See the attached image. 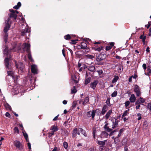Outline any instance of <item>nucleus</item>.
Segmentation results:
<instances>
[{"label": "nucleus", "mask_w": 151, "mask_h": 151, "mask_svg": "<svg viewBox=\"0 0 151 151\" xmlns=\"http://www.w3.org/2000/svg\"><path fill=\"white\" fill-rule=\"evenodd\" d=\"M11 13L8 14L9 17L5 20V25L4 29V31L5 33H7L11 26L12 22L11 19L16 20L17 17V14L18 13V12L17 10H14L13 9H10L9 10Z\"/></svg>", "instance_id": "nucleus-1"}, {"label": "nucleus", "mask_w": 151, "mask_h": 151, "mask_svg": "<svg viewBox=\"0 0 151 151\" xmlns=\"http://www.w3.org/2000/svg\"><path fill=\"white\" fill-rule=\"evenodd\" d=\"M23 49H26V51L28 53V57L29 59L30 60L32 61H33V60L32 59L31 55L30 54V45L29 44H27L24 43L23 45Z\"/></svg>", "instance_id": "nucleus-2"}, {"label": "nucleus", "mask_w": 151, "mask_h": 151, "mask_svg": "<svg viewBox=\"0 0 151 151\" xmlns=\"http://www.w3.org/2000/svg\"><path fill=\"white\" fill-rule=\"evenodd\" d=\"M111 122L112 123V128L113 129H114L118 126V123L119 122L118 120L114 118H112L111 119Z\"/></svg>", "instance_id": "nucleus-3"}, {"label": "nucleus", "mask_w": 151, "mask_h": 151, "mask_svg": "<svg viewBox=\"0 0 151 151\" xmlns=\"http://www.w3.org/2000/svg\"><path fill=\"white\" fill-rule=\"evenodd\" d=\"M14 145L19 150L23 149V146L22 144L19 141L16 140L14 141Z\"/></svg>", "instance_id": "nucleus-4"}, {"label": "nucleus", "mask_w": 151, "mask_h": 151, "mask_svg": "<svg viewBox=\"0 0 151 151\" xmlns=\"http://www.w3.org/2000/svg\"><path fill=\"white\" fill-rule=\"evenodd\" d=\"M21 45L20 43L16 44L13 47V48L11 50V51L13 52H18L21 49Z\"/></svg>", "instance_id": "nucleus-5"}, {"label": "nucleus", "mask_w": 151, "mask_h": 151, "mask_svg": "<svg viewBox=\"0 0 151 151\" xmlns=\"http://www.w3.org/2000/svg\"><path fill=\"white\" fill-rule=\"evenodd\" d=\"M134 91L137 96H140L141 93L139 87L137 85H134Z\"/></svg>", "instance_id": "nucleus-6"}, {"label": "nucleus", "mask_w": 151, "mask_h": 151, "mask_svg": "<svg viewBox=\"0 0 151 151\" xmlns=\"http://www.w3.org/2000/svg\"><path fill=\"white\" fill-rule=\"evenodd\" d=\"M95 114L96 111L93 110L92 111H90L87 112L86 113V116L88 117H91L93 119L95 115Z\"/></svg>", "instance_id": "nucleus-7"}, {"label": "nucleus", "mask_w": 151, "mask_h": 151, "mask_svg": "<svg viewBox=\"0 0 151 151\" xmlns=\"http://www.w3.org/2000/svg\"><path fill=\"white\" fill-rule=\"evenodd\" d=\"M30 31L28 27H25V29H22L21 31L22 35V36H25V35L27 36V34L29 35L30 34L29 32Z\"/></svg>", "instance_id": "nucleus-8"}, {"label": "nucleus", "mask_w": 151, "mask_h": 151, "mask_svg": "<svg viewBox=\"0 0 151 151\" xmlns=\"http://www.w3.org/2000/svg\"><path fill=\"white\" fill-rule=\"evenodd\" d=\"M16 67L18 69H19L21 71H22L24 69V66L22 63L21 62H19L17 63L16 62H15Z\"/></svg>", "instance_id": "nucleus-9"}, {"label": "nucleus", "mask_w": 151, "mask_h": 151, "mask_svg": "<svg viewBox=\"0 0 151 151\" xmlns=\"http://www.w3.org/2000/svg\"><path fill=\"white\" fill-rule=\"evenodd\" d=\"M31 70L32 72L34 74H37V67L35 65H31Z\"/></svg>", "instance_id": "nucleus-10"}, {"label": "nucleus", "mask_w": 151, "mask_h": 151, "mask_svg": "<svg viewBox=\"0 0 151 151\" xmlns=\"http://www.w3.org/2000/svg\"><path fill=\"white\" fill-rule=\"evenodd\" d=\"M105 54H100L97 57L96 59L97 61L99 62L103 60L105 58Z\"/></svg>", "instance_id": "nucleus-11"}, {"label": "nucleus", "mask_w": 151, "mask_h": 151, "mask_svg": "<svg viewBox=\"0 0 151 151\" xmlns=\"http://www.w3.org/2000/svg\"><path fill=\"white\" fill-rule=\"evenodd\" d=\"M104 123L105 124L104 127V129L106 130L107 132H110L111 131H112V129L109 128V127L108 126L109 125L108 123H107L106 122H105Z\"/></svg>", "instance_id": "nucleus-12"}, {"label": "nucleus", "mask_w": 151, "mask_h": 151, "mask_svg": "<svg viewBox=\"0 0 151 151\" xmlns=\"http://www.w3.org/2000/svg\"><path fill=\"white\" fill-rule=\"evenodd\" d=\"M108 109V107L106 105H104L102 111L101 112V114L102 115H104L107 111Z\"/></svg>", "instance_id": "nucleus-13"}, {"label": "nucleus", "mask_w": 151, "mask_h": 151, "mask_svg": "<svg viewBox=\"0 0 151 151\" xmlns=\"http://www.w3.org/2000/svg\"><path fill=\"white\" fill-rule=\"evenodd\" d=\"M58 129H59L58 127L55 125L52 126L50 129V130H52V132H54V133L58 131Z\"/></svg>", "instance_id": "nucleus-14"}, {"label": "nucleus", "mask_w": 151, "mask_h": 151, "mask_svg": "<svg viewBox=\"0 0 151 151\" xmlns=\"http://www.w3.org/2000/svg\"><path fill=\"white\" fill-rule=\"evenodd\" d=\"M98 81L96 80L95 81L93 82H91L90 84L91 87L93 89H94L98 84Z\"/></svg>", "instance_id": "nucleus-15"}, {"label": "nucleus", "mask_w": 151, "mask_h": 151, "mask_svg": "<svg viewBox=\"0 0 151 151\" xmlns=\"http://www.w3.org/2000/svg\"><path fill=\"white\" fill-rule=\"evenodd\" d=\"M112 113V110H110L106 113V114L104 116L105 118L106 119H108L109 117L110 116Z\"/></svg>", "instance_id": "nucleus-16"}, {"label": "nucleus", "mask_w": 151, "mask_h": 151, "mask_svg": "<svg viewBox=\"0 0 151 151\" xmlns=\"http://www.w3.org/2000/svg\"><path fill=\"white\" fill-rule=\"evenodd\" d=\"M4 63L6 67L7 68L10 69L9 66V59L8 58H6L4 60Z\"/></svg>", "instance_id": "nucleus-17"}, {"label": "nucleus", "mask_w": 151, "mask_h": 151, "mask_svg": "<svg viewBox=\"0 0 151 151\" xmlns=\"http://www.w3.org/2000/svg\"><path fill=\"white\" fill-rule=\"evenodd\" d=\"M108 136V133L105 131L102 132L101 134V138L107 137Z\"/></svg>", "instance_id": "nucleus-18"}, {"label": "nucleus", "mask_w": 151, "mask_h": 151, "mask_svg": "<svg viewBox=\"0 0 151 151\" xmlns=\"http://www.w3.org/2000/svg\"><path fill=\"white\" fill-rule=\"evenodd\" d=\"M136 100V97L134 94H132L129 98V100L131 103L134 102Z\"/></svg>", "instance_id": "nucleus-19"}, {"label": "nucleus", "mask_w": 151, "mask_h": 151, "mask_svg": "<svg viewBox=\"0 0 151 151\" xmlns=\"http://www.w3.org/2000/svg\"><path fill=\"white\" fill-rule=\"evenodd\" d=\"M22 130H23L22 132V133L23 134V135L26 141L27 142H28L29 141V139H28V136L27 134V133L24 130H23V128L22 129Z\"/></svg>", "instance_id": "nucleus-20"}, {"label": "nucleus", "mask_w": 151, "mask_h": 151, "mask_svg": "<svg viewBox=\"0 0 151 151\" xmlns=\"http://www.w3.org/2000/svg\"><path fill=\"white\" fill-rule=\"evenodd\" d=\"M106 142V140H105L103 141H97V142L99 145H101L102 146H104Z\"/></svg>", "instance_id": "nucleus-21"}, {"label": "nucleus", "mask_w": 151, "mask_h": 151, "mask_svg": "<svg viewBox=\"0 0 151 151\" xmlns=\"http://www.w3.org/2000/svg\"><path fill=\"white\" fill-rule=\"evenodd\" d=\"M145 100L140 97L139 98V101H137L135 103V104H139L140 103H143L145 102Z\"/></svg>", "instance_id": "nucleus-22"}, {"label": "nucleus", "mask_w": 151, "mask_h": 151, "mask_svg": "<svg viewBox=\"0 0 151 151\" xmlns=\"http://www.w3.org/2000/svg\"><path fill=\"white\" fill-rule=\"evenodd\" d=\"M8 76H10L13 79H14V72L12 71H7Z\"/></svg>", "instance_id": "nucleus-23"}, {"label": "nucleus", "mask_w": 151, "mask_h": 151, "mask_svg": "<svg viewBox=\"0 0 151 151\" xmlns=\"http://www.w3.org/2000/svg\"><path fill=\"white\" fill-rule=\"evenodd\" d=\"M3 52L4 55L8 56L9 55H10L9 52L8 50V48L7 47H6L4 50Z\"/></svg>", "instance_id": "nucleus-24"}, {"label": "nucleus", "mask_w": 151, "mask_h": 151, "mask_svg": "<svg viewBox=\"0 0 151 151\" xmlns=\"http://www.w3.org/2000/svg\"><path fill=\"white\" fill-rule=\"evenodd\" d=\"M77 131L78 129L77 128H76L73 130L72 133L73 137H74L76 136Z\"/></svg>", "instance_id": "nucleus-25"}, {"label": "nucleus", "mask_w": 151, "mask_h": 151, "mask_svg": "<svg viewBox=\"0 0 151 151\" xmlns=\"http://www.w3.org/2000/svg\"><path fill=\"white\" fill-rule=\"evenodd\" d=\"M88 69L91 71L93 72L95 70V67L93 65L90 66L88 67Z\"/></svg>", "instance_id": "nucleus-26"}, {"label": "nucleus", "mask_w": 151, "mask_h": 151, "mask_svg": "<svg viewBox=\"0 0 151 151\" xmlns=\"http://www.w3.org/2000/svg\"><path fill=\"white\" fill-rule=\"evenodd\" d=\"M79 131H80L81 133L83 134L85 137L87 136V134L84 130H83L82 128H79L78 129Z\"/></svg>", "instance_id": "nucleus-27"}, {"label": "nucleus", "mask_w": 151, "mask_h": 151, "mask_svg": "<svg viewBox=\"0 0 151 151\" xmlns=\"http://www.w3.org/2000/svg\"><path fill=\"white\" fill-rule=\"evenodd\" d=\"M79 131H80L81 133L83 134L85 137L87 136V134L84 130H83L82 128H79L78 129Z\"/></svg>", "instance_id": "nucleus-28"}, {"label": "nucleus", "mask_w": 151, "mask_h": 151, "mask_svg": "<svg viewBox=\"0 0 151 151\" xmlns=\"http://www.w3.org/2000/svg\"><path fill=\"white\" fill-rule=\"evenodd\" d=\"M21 3L20 2H19L17 4V5H16L13 7V8L16 9H17L21 6Z\"/></svg>", "instance_id": "nucleus-29"}, {"label": "nucleus", "mask_w": 151, "mask_h": 151, "mask_svg": "<svg viewBox=\"0 0 151 151\" xmlns=\"http://www.w3.org/2000/svg\"><path fill=\"white\" fill-rule=\"evenodd\" d=\"M129 109H128L127 110L125 111L123 113V115L122 116V118L123 117H124L126 116L128 114H129Z\"/></svg>", "instance_id": "nucleus-30"}, {"label": "nucleus", "mask_w": 151, "mask_h": 151, "mask_svg": "<svg viewBox=\"0 0 151 151\" xmlns=\"http://www.w3.org/2000/svg\"><path fill=\"white\" fill-rule=\"evenodd\" d=\"M119 79V77L117 76H115L114 78L113 79L112 83H114L116 82Z\"/></svg>", "instance_id": "nucleus-31"}, {"label": "nucleus", "mask_w": 151, "mask_h": 151, "mask_svg": "<svg viewBox=\"0 0 151 151\" xmlns=\"http://www.w3.org/2000/svg\"><path fill=\"white\" fill-rule=\"evenodd\" d=\"M72 79L76 83H77L78 82V80L77 79L76 76L75 75H73L71 76Z\"/></svg>", "instance_id": "nucleus-32"}, {"label": "nucleus", "mask_w": 151, "mask_h": 151, "mask_svg": "<svg viewBox=\"0 0 151 151\" xmlns=\"http://www.w3.org/2000/svg\"><path fill=\"white\" fill-rule=\"evenodd\" d=\"M89 101V98L88 96L86 97L84 100L83 104H85L87 103Z\"/></svg>", "instance_id": "nucleus-33"}, {"label": "nucleus", "mask_w": 151, "mask_h": 151, "mask_svg": "<svg viewBox=\"0 0 151 151\" xmlns=\"http://www.w3.org/2000/svg\"><path fill=\"white\" fill-rule=\"evenodd\" d=\"M81 45L83 49H86L87 47V45L86 43L84 42H81Z\"/></svg>", "instance_id": "nucleus-34"}, {"label": "nucleus", "mask_w": 151, "mask_h": 151, "mask_svg": "<svg viewBox=\"0 0 151 151\" xmlns=\"http://www.w3.org/2000/svg\"><path fill=\"white\" fill-rule=\"evenodd\" d=\"M91 80V78H88L86 79L85 81V84L86 85L88 83L90 82Z\"/></svg>", "instance_id": "nucleus-35"}, {"label": "nucleus", "mask_w": 151, "mask_h": 151, "mask_svg": "<svg viewBox=\"0 0 151 151\" xmlns=\"http://www.w3.org/2000/svg\"><path fill=\"white\" fill-rule=\"evenodd\" d=\"M77 92V90H76L75 87L74 86L73 87V89H71V93H76Z\"/></svg>", "instance_id": "nucleus-36"}, {"label": "nucleus", "mask_w": 151, "mask_h": 151, "mask_svg": "<svg viewBox=\"0 0 151 151\" xmlns=\"http://www.w3.org/2000/svg\"><path fill=\"white\" fill-rule=\"evenodd\" d=\"M8 36V35L7 33H5V34L4 36V40L6 43L7 42Z\"/></svg>", "instance_id": "nucleus-37"}, {"label": "nucleus", "mask_w": 151, "mask_h": 151, "mask_svg": "<svg viewBox=\"0 0 151 151\" xmlns=\"http://www.w3.org/2000/svg\"><path fill=\"white\" fill-rule=\"evenodd\" d=\"M5 106L7 109H9L11 111L12 110V108L11 106L8 104H5Z\"/></svg>", "instance_id": "nucleus-38"}, {"label": "nucleus", "mask_w": 151, "mask_h": 151, "mask_svg": "<svg viewBox=\"0 0 151 151\" xmlns=\"http://www.w3.org/2000/svg\"><path fill=\"white\" fill-rule=\"evenodd\" d=\"M86 57L87 58L91 59H93V58H94V56H93L92 55H86Z\"/></svg>", "instance_id": "nucleus-39"}, {"label": "nucleus", "mask_w": 151, "mask_h": 151, "mask_svg": "<svg viewBox=\"0 0 151 151\" xmlns=\"http://www.w3.org/2000/svg\"><path fill=\"white\" fill-rule=\"evenodd\" d=\"M119 137L117 136L114 139V142H115V143H119V140L118 139Z\"/></svg>", "instance_id": "nucleus-40"}, {"label": "nucleus", "mask_w": 151, "mask_h": 151, "mask_svg": "<svg viewBox=\"0 0 151 151\" xmlns=\"http://www.w3.org/2000/svg\"><path fill=\"white\" fill-rule=\"evenodd\" d=\"M147 122H145L144 123L143 126V128L144 129H147Z\"/></svg>", "instance_id": "nucleus-41"}, {"label": "nucleus", "mask_w": 151, "mask_h": 151, "mask_svg": "<svg viewBox=\"0 0 151 151\" xmlns=\"http://www.w3.org/2000/svg\"><path fill=\"white\" fill-rule=\"evenodd\" d=\"M102 49V47H98L95 48H94V50L95 51H98L99 52Z\"/></svg>", "instance_id": "nucleus-42"}, {"label": "nucleus", "mask_w": 151, "mask_h": 151, "mask_svg": "<svg viewBox=\"0 0 151 151\" xmlns=\"http://www.w3.org/2000/svg\"><path fill=\"white\" fill-rule=\"evenodd\" d=\"M124 129H121L119 131V134L117 136L118 137H119L121 136L122 133L123 132Z\"/></svg>", "instance_id": "nucleus-43"}, {"label": "nucleus", "mask_w": 151, "mask_h": 151, "mask_svg": "<svg viewBox=\"0 0 151 151\" xmlns=\"http://www.w3.org/2000/svg\"><path fill=\"white\" fill-rule=\"evenodd\" d=\"M117 92L116 91H114L111 94L112 97H115L117 95Z\"/></svg>", "instance_id": "nucleus-44"}, {"label": "nucleus", "mask_w": 151, "mask_h": 151, "mask_svg": "<svg viewBox=\"0 0 151 151\" xmlns=\"http://www.w3.org/2000/svg\"><path fill=\"white\" fill-rule=\"evenodd\" d=\"M65 38L66 40H70V39H71V37L70 36V35L68 34V35H66V36H65Z\"/></svg>", "instance_id": "nucleus-45"}, {"label": "nucleus", "mask_w": 151, "mask_h": 151, "mask_svg": "<svg viewBox=\"0 0 151 151\" xmlns=\"http://www.w3.org/2000/svg\"><path fill=\"white\" fill-rule=\"evenodd\" d=\"M63 146L65 149H66L68 147V144L67 142H63Z\"/></svg>", "instance_id": "nucleus-46"}, {"label": "nucleus", "mask_w": 151, "mask_h": 151, "mask_svg": "<svg viewBox=\"0 0 151 151\" xmlns=\"http://www.w3.org/2000/svg\"><path fill=\"white\" fill-rule=\"evenodd\" d=\"M14 132L15 133H19V130L18 128L17 127H15L14 128Z\"/></svg>", "instance_id": "nucleus-47"}, {"label": "nucleus", "mask_w": 151, "mask_h": 151, "mask_svg": "<svg viewBox=\"0 0 151 151\" xmlns=\"http://www.w3.org/2000/svg\"><path fill=\"white\" fill-rule=\"evenodd\" d=\"M119 65L120 66H119V68L118 69V71L119 72H120L122 71L121 69L122 67V65H120V64H116V65L115 66H116L117 65Z\"/></svg>", "instance_id": "nucleus-48"}, {"label": "nucleus", "mask_w": 151, "mask_h": 151, "mask_svg": "<svg viewBox=\"0 0 151 151\" xmlns=\"http://www.w3.org/2000/svg\"><path fill=\"white\" fill-rule=\"evenodd\" d=\"M93 137L94 138H95L96 137V129L94 128L93 129Z\"/></svg>", "instance_id": "nucleus-49"}, {"label": "nucleus", "mask_w": 151, "mask_h": 151, "mask_svg": "<svg viewBox=\"0 0 151 151\" xmlns=\"http://www.w3.org/2000/svg\"><path fill=\"white\" fill-rule=\"evenodd\" d=\"M106 103L108 106H110V99H107Z\"/></svg>", "instance_id": "nucleus-50"}, {"label": "nucleus", "mask_w": 151, "mask_h": 151, "mask_svg": "<svg viewBox=\"0 0 151 151\" xmlns=\"http://www.w3.org/2000/svg\"><path fill=\"white\" fill-rule=\"evenodd\" d=\"M77 104V103L76 101H74L73 102L72 106V107L73 108H75L76 107Z\"/></svg>", "instance_id": "nucleus-51"}, {"label": "nucleus", "mask_w": 151, "mask_h": 151, "mask_svg": "<svg viewBox=\"0 0 151 151\" xmlns=\"http://www.w3.org/2000/svg\"><path fill=\"white\" fill-rule=\"evenodd\" d=\"M54 134V133L52 132H50L48 133V137H50L52 135Z\"/></svg>", "instance_id": "nucleus-52"}, {"label": "nucleus", "mask_w": 151, "mask_h": 151, "mask_svg": "<svg viewBox=\"0 0 151 151\" xmlns=\"http://www.w3.org/2000/svg\"><path fill=\"white\" fill-rule=\"evenodd\" d=\"M146 39V36H144L143 37V38L142 39V42H143V44L144 45L145 44Z\"/></svg>", "instance_id": "nucleus-53"}, {"label": "nucleus", "mask_w": 151, "mask_h": 151, "mask_svg": "<svg viewBox=\"0 0 151 151\" xmlns=\"http://www.w3.org/2000/svg\"><path fill=\"white\" fill-rule=\"evenodd\" d=\"M147 108L151 112V103H149L147 105Z\"/></svg>", "instance_id": "nucleus-54"}, {"label": "nucleus", "mask_w": 151, "mask_h": 151, "mask_svg": "<svg viewBox=\"0 0 151 151\" xmlns=\"http://www.w3.org/2000/svg\"><path fill=\"white\" fill-rule=\"evenodd\" d=\"M137 116H138V120H140L141 119V114L139 113H138L137 114Z\"/></svg>", "instance_id": "nucleus-55"}, {"label": "nucleus", "mask_w": 151, "mask_h": 151, "mask_svg": "<svg viewBox=\"0 0 151 151\" xmlns=\"http://www.w3.org/2000/svg\"><path fill=\"white\" fill-rule=\"evenodd\" d=\"M126 107H127L130 104V102L129 101H127L125 103Z\"/></svg>", "instance_id": "nucleus-56"}, {"label": "nucleus", "mask_w": 151, "mask_h": 151, "mask_svg": "<svg viewBox=\"0 0 151 151\" xmlns=\"http://www.w3.org/2000/svg\"><path fill=\"white\" fill-rule=\"evenodd\" d=\"M111 48V46H107L106 47V50H110Z\"/></svg>", "instance_id": "nucleus-57"}, {"label": "nucleus", "mask_w": 151, "mask_h": 151, "mask_svg": "<svg viewBox=\"0 0 151 151\" xmlns=\"http://www.w3.org/2000/svg\"><path fill=\"white\" fill-rule=\"evenodd\" d=\"M142 67L143 68V69L144 70H145L147 68V66L145 63H144L142 65Z\"/></svg>", "instance_id": "nucleus-58"}, {"label": "nucleus", "mask_w": 151, "mask_h": 151, "mask_svg": "<svg viewBox=\"0 0 151 151\" xmlns=\"http://www.w3.org/2000/svg\"><path fill=\"white\" fill-rule=\"evenodd\" d=\"M147 70L148 72V73L147 74L145 73V74L146 75H148L149 73H151V70L150 68H148L147 69Z\"/></svg>", "instance_id": "nucleus-59"}, {"label": "nucleus", "mask_w": 151, "mask_h": 151, "mask_svg": "<svg viewBox=\"0 0 151 151\" xmlns=\"http://www.w3.org/2000/svg\"><path fill=\"white\" fill-rule=\"evenodd\" d=\"M5 116L6 117H8L9 118L11 116L10 114L8 112H7L6 113Z\"/></svg>", "instance_id": "nucleus-60"}, {"label": "nucleus", "mask_w": 151, "mask_h": 151, "mask_svg": "<svg viewBox=\"0 0 151 151\" xmlns=\"http://www.w3.org/2000/svg\"><path fill=\"white\" fill-rule=\"evenodd\" d=\"M59 115L58 114V115L56 116L53 119V121H55L57 120L58 117Z\"/></svg>", "instance_id": "nucleus-61"}, {"label": "nucleus", "mask_w": 151, "mask_h": 151, "mask_svg": "<svg viewBox=\"0 0 151 151\" xmlns=\"http://www.w3.org/2000/svg\"><path fill=\"white\" fill-rule=\"evenodd\" d=\"M27 143V145H28V148L29 150H31V144L29 142V141Z\"/></svg>", "instance_id": "nucleus-62"}, {"label": "nucleus", "mask_w": 151, "mask_h": 151, "mask_svg": "<svg viewBox=\"0 0 151 151\" xmlns=\"http://www.w3.org/2000/svg\"><path fill=\"white\" fill-rule=\"evenodd\" d=\"M77 41V40H71V41L72 42V43L73 44L76 43V42Z\"/></svg>", "instance_id": "nucleus-63"}, {"label": "nucleus", "mask_w": 151, "mask_h": 151, "mask_svg": "<svg viewBox=\"0 0 151 151\" xmlns=\"http://www.w3.org/2000/svg\"><path fill=\"white\" fill-rule=\"evenodd\" d=\"M88 151H95L94 150V148H91L89 149Z\"/></svg>", "instance_id": "nucleus-64"}]
</instances>
